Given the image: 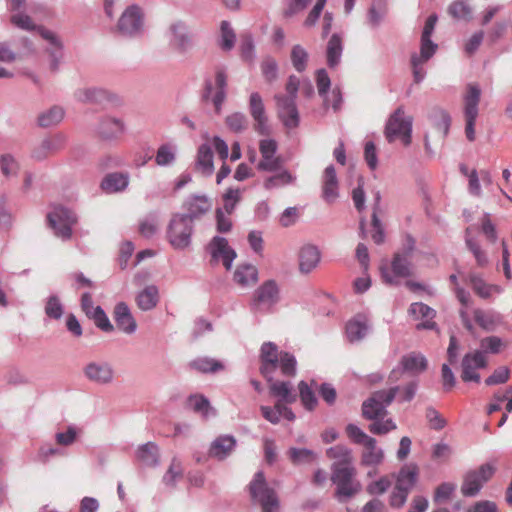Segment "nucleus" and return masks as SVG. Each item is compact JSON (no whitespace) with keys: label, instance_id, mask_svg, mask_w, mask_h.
Segmentation results:
<instances>
[{"label":"nucleus","instance_id":"obj_37","mask_svg":"<svg viewBox=\"0 0 512 512\" xmlns=\"http://www.w3.org/2000/svg\"><path fill=\"white\" fill-rule=\"evenodd\" d=\"M197 164L205 174H212L214 170L213 152L208 144H202L197 153Z\"/></svg>","mask_w":512,"mask_h":512},{"label":"nucleus","instance_id":"obj_22","mask_svg":"<svg viewBox=\"0 0 512 512\" xmlns=\"http://www.w3.org/2000/svg\"><path fill=\"white\" fill-rule=\"evenodd\" d=\"M114 320L117 327L124 333L131 334L135 332L136 321L125 303L120 302L115 306Z\"/></svg>","mask_w":512,"mask_h":512},{"label":"nucleus","instance_id":"obj_39","mask_svg":"<svg viewBox=\"0 0 512 512\" xmlns=\"http://www.w3.org/2000/svg\"><path fill=\"white\" fill-rule=\"evenodd\" d=\"M215 84L217 87V91L212 97V102L215 106L216 111L219 112L221 109V105L226 97L225 88L227 86V75L222 69H218L216 71Z\"/></svg>","mask_w":512,"mask_h":512},{"label":"nucleus","instance_id":"obj_3","mask_svg":"<svg viewBox=\"0 0 512 512\" xmlns=\"http://www.w3.org/2000/svg\"><path fill=\"white\" fill-rule=\"evenodd\" d=\"M331 471V481L336 485L335 496L340 501L348 499L359 492L360 484L355 479L357 471L353 464L348 466L337 465Z\"/></svg>","mask_w":512,"mask_h":512},{"label":"nucleus","instance_id":"obj_11","mask_svg":"<svg viewBox=\"0 0 512 512\" xmlns=\"http://www.w3.org/2000/svg\"><path fill=\"white\" fill-rule=\"evenodd\" d=\"M277 113L287 128H296L299 124V113L296 107V97L275 95Z\"/></svg>","mask_w":512,"mask_h":512},{"label":"nucleus","instance_id":"obj_7","mask_svg":"<svg viewBox=\"0 0 512 512\" xmlns=\"http://www.w3.org/2000/svg\"><path fill=\"white\" fill-rule=\"evenodd\" d=\"M412 118L405 117L404 110L399 107L390 116L386 128L385 135L389 142L400 139L407 146L411 143Z\"/></svg>","mask_w":512,"mask_h":512},{"label":"nucleus","instance_id":"obj_2","mask_svg":"<svg viewBox=\"0 0 512 512\" xmlns=\"http://www.w3.org/2000/svg\"><path fill=\"white\" fill-rule=\"evenodd\" d=\"M260 373L267 381L272 380V375L280 368L284 376H294L296 371L295 357L284 351H279L272 342L263 343L260 350Z\"/></svg>","mask_w":512,"mask_h":512},{"label":"nucleus","instance_id":"obj_21","mask_svg":"<svg viewBox=\"0 0 512 512\" xmlns=\"http://www.w3.org/2000/svg\"><path fill=\"white\" fill-rule=\"evenodd\" d=\"M125 132V124L121 119L107 117L104 118L98 127V134L102 139L115 140L120 138Z\"/></svg>","mask_w":512,"mask_h":512},{"label":"nucleus","instance_id":"obj_30","mask_svg":"<svg viewBox=\"0 0 512 512\" xmlns=\"http://www.w3.org/2000/svg\"><path fill=\"white\" fill-rule=\"evenodd\" d=\"M364 450L361 456V463L366 466L379 465L384 458L382 449L376 446V440L371 438L366 444L363 445Z\"/></svg>","mask_w":512,"mask_h":512},{"label":"nucleus","instance_id":"obj_26","mask_svg":"<svg viewBox=\"0 0 512 512\" xmlns=\"http://www.w3.org/2000/svg\"><path fill=\"white\" fill-rule=\"evenodd\" d=\"M474 321L486 331H493L501 323L502 317L492 310L475 309L473 311Z\"/></svg>","mask_w":512,"mask_h":512},{"label":"nucleus","instance_id":"obj_44","mask_svg":"<svg viewBox=\"0 0 512 512\" xmlns=\"http://www.w3.org/2000/svg\"><path fill=\"white\" fill-rule=\"evenodd\" d=\"M209 208L208 199L204 196H197L188 203V213L186 215H191L194 221L195 218L207 212Z\"/></svg>","mask_w":512,"mask_h":512},{"label":"nucleus","instance_id":"obj_18","mask_svg":"<svg viewBox=\"0 0 512 512\" xmlns=\"http://www.w3.org/2000/svg\"><path fill=\"white\" fill-rule=\"evenodd\" d=\"M254 304L271 307L278 301V287L274 281L264 282L254 293Z\"/></svg>","mask_w":512,"mask_h":512},{"label":"nucleus","instance_id":"obj_56","mask_svg":"<svg viewBox=\"0 0 512 512\" xmlns=\"http://www.w3.org/2000/svg\"><path fill=\"white\" fill-rule=\"evenodd\" d=\"M175 159V153L171 146L162 145L158 148L155 161L159 166H165L172 163Z\"/></svg>","mask_w":512,"mask_h":512},{"label":"nucleus","instance_id":"obj_20","mask_svg":"<svg viewBox=\"0 0 512 512\" xmlns=\"http://www.w3.org/2000/svg\"><path fill=\"white\" fill-rule=\"evenodd\" d=\"M419 476V468L416 464L410 463L401 467L396 475L395 486L408 493L415 486Z\"/></svg>","mask_w":512,"mask_h":512},{"label":"nucleus","instance_id":"obj_47","mask_svg":"<svg viewBox=\"0 0 512 512\" xmlns=\"http://www.w3.org/2000/svg\"><path fill=\"white\" fill-rule=\"evenodd\" d=\"M291 61L293 67L298 71L302 72L306 69L308 61L307 51L300 45L293 46L291 50Z\"/></svg>","mask_w":512,"mask_h":512},{"label":"nucleus","instance_id":"obj_13","mask_svg":"<svg viewBox=\"0 0 512 512\" xmlns=\"http://www.w3.org/2000/svg\"><path fill=\"white\" fill-rule=\"evenodd\" d=\"M487 361L482 351H475L468 353L462 360V374L461 378L464 382L480 381V375L477 373V369L486 367Z\"/></svg>","mask_w":512,"mask_h":512},{"label":"nucleus","instance_id":"obj_4","mask_svg":"<svg viewBox=\"0 0 512 512\" xmlns=\"http://www.w3.org/2000/svg\"><path fill=\"white\" fill-rule=\"evenodd\" d=\"M249 493L252 500L258 503L263 512H277L279 500L274 489L267 485L263 472L259 471L254 475L249 484Z\"/></svg>","mask_w":512,"mask_h":512},{"label":"nucleus","instance_id":"obj_61","mask_svg":"<svg viewBox=\"0 0 512 512\" xmlns=\"http://www.w3.org/2000/svg\"><path fill=\"white\" fill-rule=\"evenodd\" d=\"M226 124L232 131L240 132L247 127V119L242 113H233L227 116Z\"/></svg>","mask_w":512,"mask_h":512},{"label":"nucleus","instance_id":"obj_55","mask_svg":"<svg viewBox=\"0 0 512 512\" xmlns=\"http://www.w3.org/2000/svg\"><path fill=\"white\" fill-rule=\"evenodd\" d=\"M188 406L195 412L206 416L209 409V401L202 395H194L188 399Z\"/></svg>","mask_w":512,"mask_h":512},{"label":"nucleus","instance_id":"obj_58","mask_svg":"<svg viewBox=\"0 0 512 512\" xmlns=\"http://www.w3.org/2000/svg\"><path fill=\"white\" fill-rule=\"evenodd\" d=\"M57 150L55 145V141L51 139H46L41 142L39 147H37L33 152V157L41 160L47 158L49 155L53 154Z\"/></svg>","mask_w":512,"mask_h":512},{"label":"nucleus","instance_id":"obj_1","mask_svg":"<svg viewBox=\"0 0 512 512\" xmlns=\"http://www.w3.org/2000/svg\"><path fill=\"white\" fill-rule=\"evenodd\" d=\"M399 389L392 387L388 390L374 392L370 398L363 402L362 414L366 419L374 420L369 425V431L373 434H386L396 428L391 419L383 420L386 415V407L395 399Z\"/></svg>","mask_w":512,"mask_h":512},{"label":"nucleus","instance_id":"obj_54","mask_svg":"<svg viewBox=\"0 0 512 512\" xmlns=\"http://www.w3.org/2000/svg\"><path fill=\"white\" fill-rule=\"evenodd\" d=\"M89 317L94 319V322L98 328L105 332L113 331V325L110 323L108 317L100 306H96L92 315Z\"/></svg>","mask_w":512,"mask_h":512},{"label":"nucleus","instance_id":"obj_57","mask_svg":"<svg viewBox=\"0 0 512 512\" xmlns=\"http://www.w3.org/2000/svg\"><path fill=\"white\" fill-rule=\"evenodd\" d=\"M510 25L509 21H497L488 31V41L491 44L496 43L499 39L504 37Z\"/></svg>","mask_w":512,"mask_h":512},{"label":"nucleus","instance_id":"obj_17","mask_svg":"<svg viewBox=\"0 0 512 512\" xmlns=\"http://www.w3.org/2000/svg\"><path fill=\"white\" fill-rule=\"evenodd\" d=\"M339 183L336 171L332 165L328 166L322 176V198L327 203H333L339 196Z\"/></svg>","mask_w":512,"mask_h":512},{"label":"nucleus","instance_id":"obj_23","mask_svg":"<svg viewBox=\"0 0 512 512\" xmlns=\"http://www.w3.org/2000/svg\"><path fill=\"white\" fill-rule=\"evenodd\" d=\"M412 244L403 253H396L393 257L391 268L396 277H409L412 274V264L410 261Z\"/></svg>","mask_w":512,"mask_h":512},{"label":"nucleus","instance_id":"obj_15","mask_svg":"<svg viewBox=\"0 0 512 512\" xmlns=\"http://www.w3.org/2000/svg\"><path fill=\"white\" fill-rule=\"evenodd\" d=\"M85 376L92 382L104 385L112 382L114 370L108 363L91 362L84 369Z\"/></svg>","mask_w":512,"mask_h":512},{"label":"nucleus","instance_id":"obj_43","mask_svg":"<svg viewBox=\"0 0 512 512\" xmlns=\"http://www.w3.org/2000/svg\"><path fill=\"white\" fill-rule=\"evenodd\" d=\"M449 14L458 20L469 21L472 18L471 7L462 0L453 2L448 8Z\"/></svg>","mask_w":512,"mask_h":512},{"label":"nucleus","instance_id":"obj_51","mask_svg":"<svg viewBox=\"0 0 512 512\" xmlns=\"http://www.w3.org/2000/svg\"><path fill=\"white\" fill-rule=\"evenodd\" d=\"M392 484V479L389 476H383L380 479L373 481L367 485V492L370 495L384 494Z\"/></svg>","mask_w":512,"mask_h":512},{"label":"nucleus","instance_id":"obj_38","mask_svg":"<svg viewBox=\"0 0 512 512\" xmlns=\"http://www.w3.org/2000/svg\"><path fill=\"white\" fill-rule=\"evenodd\" d=\"M342 39L337 35L333 34L327 44V63L330 67H335L341 58L342 54Z\"/></svg>","mask_w":512,"mask_h":512},{"label":"nucleus","instance_id":"obj_45","mask_svg":"<svg viewBox=\"0 0 512 512\" xmlns=\"http://www.w3.org/2000/svg\"><path fill=\"white\" fill-rule=\"evenodd\" d=\"M299 387V394L300 399L303 404V406L309 410L312 411L317 406L318 400L312 391V389L308 386V384L304 381H301L298 385Z\"/></svg>","mask_w":512,"mask_h":512},{"label":"nucleus","instance_id":"obj_60","mask_svg":"<svg viewBox=\"0 0 512 512\" xmlns=\"http://www.w3.org/2000/svg\"><path fill=\"white\" fill-rule=\"evenodd\" d=\"M45 313L53 319H60L63 314V306L56 296H51L45 306Z\"/></svg>","mask_w":512,"mask_h":512},{"label":"nucleus","instance_id":"obj_14","mask_svg":"<svg viewBox=\"0 0 512 512\" xmlns=\"http://www.w3.org/2000/svg\"><path fill=\"white\" fill-rule=\"evenodd\" d=\"M249 111L255 122L254 129L261 135L268 134L267 117L261 95L253 92L249 99Z\"/></svg>","mask_w":512,"mask_h":512},{"label":"nucleus","instance_id":"obj_8","mask_svg":"<svg viewBox=\"0 0 512 512\" xmlns=\"http://www.w3.org/2000/svg\"><path fill=\"white\" fill-rule=\"evenodd\" d=\"M481 91L475 84H469L464 96L465 135L473 142L475 140V123L478 117V105Z\"/></svg>","mask_w":512,"mask_h":512},{"label":"nucleus","instance_id":"obj_28","mask_svg":"<svg viewBox=\"0 0 512 512\" xmlns=\"http://www.w3.org/2000/svg\"><path fill=\"white\" fill-rule=\"evenodd\" d=\"M236 440L232 436H220L215 439L210 447V456L217 459H224L233 450Z\"/></svg>","mask_w":512,"mask_h":512},{"label":"nucleus","instance_id":"obj_10","mask_svg":"<svg viewBox=\"0 0 512 512\" xmlns=\"http://www.w3.org/2000/svg\"><path fill=\"white\" fill-rule=\"evenodd\" d=\"M143 28V13L137 5L128 6L117 23V30L125 36L138 34Z\"/></svg>","mask_w":512,"mask_h":512},{"label":"nucleus","instance_id":"obj_36","mask_svg":"<svg viewBox=\"0 0 512 512\" xmlns=\"http://www.w3.org/2000/svg\"><path fill=\"white\" fill-rule=\"evenodd\" d=\"M455 293H456L457 299L463 305V308H461L459 310V315H460V318H461V322H462L463 326L469 332H473L474 326L472 324V321L469 318V314H468V311L466 309L468 307L469 303H470V295H469L468 292H466L461 287H456L455 288Z\"/></svg>","mask_w":512,"mask_h":512},{"label":"nucleus","instance_id":"obj_35","mask_svg":"<svg viewBox=\"0 0 512 512\" xmlns=\"http://www.w3.org/2000/svg\"><path fill=\"white\" fill-rule=\"evenodd\" d=\"M403 369L411 373H420L427 367V361L421 354L412 352L401 360Z\"/></svg>","mask_w":512,"mask_h":512},{"label":"nucleus","instance_id":"obj_42","mask_svg":"<svg viewBox=\"0 0 512 512\" xmlns=\"http://www.w3.org/2000/svg\"><path fill=\"white\" fill-rule=\"evenodd\" d=\"M64 117V111L61 107L54 106L51 109H49L47 112L42 113L39 118L38 122L39 125L42 127H50L53 125H56L62 121Z\"/></svg>","mask_w":512,"mask_h":512},{"label":"nucleus","instance_id":"obj_29","mask_svg":"<svg viewBox=\"0 0 512 512\" xmlns=\"http://www.w3.org/2000/svg\"><path fill=\"white\" fill-rule=\"evenodd\" d=\"M326 455L333 460L331 469H334L337 465L348 466L353 464L352 451L344 445L330 447L327 449Z\"/></svg>","mask_w":512,"mask_h":512},{"label":"nucleus","instance_id":"obj_16","mask_svg":"<svg viewBox=\"0 0 512 512\" xmlns=\"http://www.w3.org/2000/svg\"><path fill=\"white\" fill-rule=\"evenodd\" d=\"M170 45L180 51L184 52L191 47V35L187 27L181 22H175L169 27Z\"/></svg>","mask_w":512,"mask_h":512},{"label":"nucleus","instance_id":"obj_63","mask_svg":"<svg viewBox=\"0 0 512 512\" xmlns=\"http://www.w3.org/2000/svg\"><path fill=\"white\" fill-rule=\"evenodd\" d=\"M484 37L483 31L475 32L464 44V52L467 56H472L480 47Z\"/></svg>","mask_w":512,"mask_h":512},{"label":"nucleus","instance_id":"obj_32","mask_svg":"<svg viewBox=\"0 0 512 512\" xmlns=\"http://www.w3.org/2000/svg\"><path fill=\"white\" fill-rule=\"evenodd\" d=\"M158 299V289L156 286L151 285L147 286L138 294L136 302L141 310L147 311L151 310L157 305Z\"/></svg>","mask_w":512,"mask_h":512},{"label":"nucleus","instance_id":"obj_31","mask_svg":"<svg viewBox=\"0 0 512 512\" xmlns=\"http://www.w3.org/2000/svg\"><path fill=\"white\" fill-rule=\"evenodd\" d=\"M430 117L435 123L439 139L443 141L449 132L451 124V118L449 114L441 108H434L431 111Z\"/></svg>","mask_w":512,"mask_h":512},{"label":"nucleus","instance_id":"obj_62","mask_svg":"<svg viewBox=\"0 0 512 512\" xmlns=\"http://www.w3.org/2000/svg\"><path fill=\"white\" fill-rule=\"evenodd\" d=\"M347 436L356 444L364 445L372 437L364 433L359 427L354 424H348L346 427Z\"/></svg>","mask_w":512,"mask_h":512},{"label":"nucleus","instance_id":"obj_19","mask_svg":"<svg viewBox=\"0 0 512 512\" xmlns=\"http://www.w3.org/2000/svg\"><path fill=\"white\" fill-rule=\"evenodd\" d=\"M409 313L416 320H424L423 322L417 324L416 328L420 329H434L436 327V323L433 321L436 312L434 309L430 308L428 305L424 303H413L409 308Z\"/></svg>","mask_w":512,"mask_h":512},{"label":"nucleus","instance_id":"obj_25","mask_svg":"<svg viewBox=\"0 0 512 512\" xmlns=\"http://www.w3.org/2000/svg\"><path fill=\"white\" fill-rule=\"evenodd\" d=\"M258 280V271L251 264L237 266L233 274V281L238 286L245 288L254 285Z\"/></svg>","mask_w":512,"mask_h":512},{"label":"nucleus","instance_id":"obj_27","mask_svg":"<svg viewBox=\"0 0 512 512\" xmlns=\"http://www.w3.org/2000/svg\"><path fill=\"white\" fill-rule=\"evenodd\" d=\"M129 183V176L126 173H110L101 182V188L107 193L123 191Z\"/></svg>","mask_w":512,"mask_h":512},{"label":"nucleus","instance_id":"obj_52","mask_svg":"<svg viewBox=\"0 0 512 512\" xmlns=\"http://www.w3.org/2000/svg\"><path fill=\"white\" fill-rule=\"evenodd\" d=\"M470 283L474 292L481 298H488L491 296L493 286L486 284L480 277L471 275Z\"/></svg>","mask_w":512,"mask_h":512},{"label":"nucleus","instance_id":"obj_64","mask_svg":"<svg viewBox=\"0 0 512 512\" xmlns=\"http://www.w3.org/2000/svg\"><path fill=\"white\" fill-rule=\"evenodd\" d=\"M312 0H290L283 11V16L290 18L303 11Z\"/></svg>","mask_w":512,"mask_h":512},{"label":"nucleus","instance_id":"obj_46","mask_svg":"<svg viewBox=\"0 0 512 512\" xmlns=\"http://www.w3.org/2000/svg\"><path fill=\"white\" fill-rule=\"evenodd\" d=\"M294 177L287 170H283L280 173L267 178L264 182V187L268 190L278 188L287 184L292 183Z\"/></svg>","mask_w":512,"mask_h":512},{"label":"nucleus","instance_id":"obj_5","mask_svg":"<svg viewBox=\"0 0 512 512\" xmlns=\"http://www.w3.org/2000/svg\"><path fill=\"white\" fill-rule=\"evenodd\" d=\"M192 231V216L175 214L168 226L167 239L173 248L185 249L191 243Z\"/></svg>","mask_w":512,"mask_h":512},{"label":"nucleus","instance_id":"obj_12","mask_svg":"<svg viewBox=\"0 0 512 512\" xmlns=\"http://www.w3.org/2000/svg\"><path fill=\"white\" fill-rule=\"evenodd\" d=\"M209 251L212 261H221L227 270L231 268L232 262L237 256L235 250L229 246L227 239L220 236H215L210 241Z\"/></svg>","mask_w":512,"mask_h":512},{"label":"nucleus","instance_id":"obj_50","mask_svg":"<svg viewBox=\"0 0 512 512\" xmlns=\"http://www.w3.org/2000/svg\"><path fill=\"white\" fill-rule=\"evenodd\" d=\"M10 21L14 26L23 30L31 31L36 29L32 18L23 12L13 13L10 17Z\"/></svg>","mask_w":512,"mask_h":512},{"label":"nucleus","instance_id":"obj_48","mask_svg":"<svg viewBox=\"0 0 512 512\" xmlns=\"http://www.w3.org/2000/svg\"><path fill=\"white\" fill-rule=\"evenodd\" d=\"M289 458L294 464L311 463L316 459V455L309 449L291 448L289 450Z\"/></svg>","mask_w":512,"mask_h":512},{"label":"nucleus","instance_id":"obj_9","mask_svg":"<svg viewBox=\"0 0 512 512\" xmlns=\"http://www.w3.org/2000/svg\"><path fill=\"white\" fill-rule=\"evenodd\" d=\"M495 466L485 463L475 470L467 472L461 486V492L464 496H475L483 485L489 481L495 473Z\"/></svg>","mask_w":512,"mask_h":512},{"label":"nucleus","instance_id":"obj_41","mask_svg":"<svg viewBox=\"0 0 512 512\" xmlns=\"http://www.w3.org/2000/svg\"><path fill=\"white\" fill-rule=\"evenodd\" d=\"M137 459L145 465L152 466L158 461V448L153 443L142 445L137 450Z\"/></svg>","mask_w":512,"mask_h":512},{"label":"nucleus","instance_id":"obj_59","mask_svg":"<svg viewBox=\"0 0 512 512\" xmlns=\"http://www.w3.org/2000/svg\"><path fill=\"white\" fill-rule=\"evenodd\" d=\"M221 48L230 50L234 46L235 34L227 21L221 23Z\"/></svg>","mask_w":512,"mask_h":512},{"label":"nucleus","instance_id":"obj_24","mask_svg":"<svg viewBox=\"0 0 512 512\" xmlns=\"http://www.w3.org/2000/svg\"><path fill=\"white\" fill-rule=\"evenodd\" d=\"M320 262V252L312 245L302 247L299 253V269L302 273H309Z\"/></svg>","mask_w":512,"mask_h":512},{"label":"nucleus","instance_id":"obj_6","mask_svg":"<svg viewBox=\"0 0 512 512\" xmlns=\"http://www.w3.org/2000/svg\"><path fill=\"white\" fill-rule=\"evenodd\" d=\"M47 221L57 237L69 240L72 236V227L77 223V217L68 208L58 205L48 213Z\"/></svg>","mask_w":512,"mask_h":512},{"label":"nucleus","instance_id":"obj_33","mask_svg":"<svg viewBox=\"0 0 512 512\" xmlns=\"http://www.w3.org/2000/svg\"><path fill=\"white\" fill-rule=\"evenodd\" d=\"M367 322L363 316H356L346 325V334L349 341L361 340L367 332Z\"/></svg>","mask_w":512,"mask_h":512},{"label":"nucleus","instance_id":"obj_53","mask_svg":"<svg viewBox=\"0 0 512 512\" xmlns=\"http://www.w3.org/2000/svg\"><path fill=\"white\" fill-rule=\"evenodd\" d=\"M182 473L183 470L181 462L177 459H173L168 468V471L163 477V480L167 485H173L178 479L182 477Z\"/></svg>","mask_w":512,"mask_h":512},{"label":"nucleus","instance_id":"obj_49","mask_svg":"<svg viewBox=\"0 0 512 512\" xmlns=\"http://www.w3.org/2000/svg\"><path fill=\"white\" fill-rule=\"evenodd\" d=\"M469 232H470V229L467 228V230H466V245H467L468 249L473 253L475 260L477 262V265L479 267H484L488 263V258L486 256V253L483 250H481L480 246L469 237Z\"/></svg>","mask_w":512,"mask_h":512},{"label":"nucleus","instance_id":"obj_34","mask_svg":"<svg viewBox=\"0 0 512 512\" xmlns=\"http://www.w3.org/2000/svg\"><path fill=\"white\" fill-rule=\"evenodd\" d=\"M270 393L273 396L279 397L282 403H293L296 400V395L291 393L290 384L283 381H268Z\"/></svg>","mask_w":512,"mask_h":512},{"label":"nucleus","instance_id":"obj_40","mask_svg":"<svg viewBox=\"0 0 512 512\" xmlns=\"http://www.w3.org/2000/svg\"><path fill=\"white\" fill-rule=\"evenodd\" d=\"M190 366L202 373H215L224 369V365L220 361L208 357L195 359Z\"/></svg>","mask_w":512,"mask_h":512}]
</instances>
